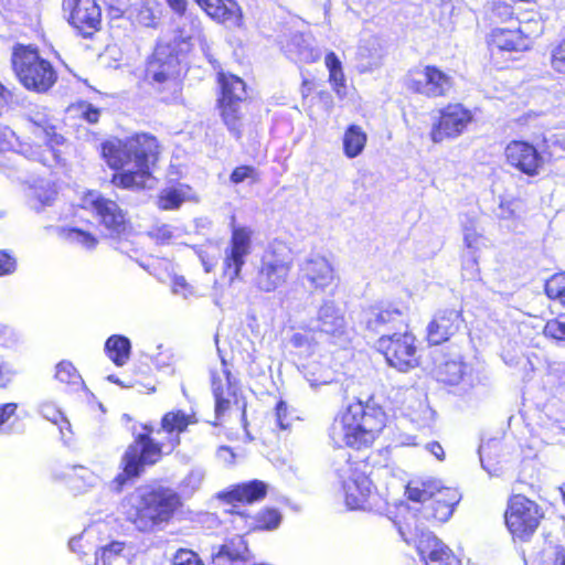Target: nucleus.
I'll return each instance as SVG.
<instances>
[{
    "instance_id": "1",
    "label": "nucleus",
    "mask_w": 565,
    "mask_h": 565,
    "mask_svg": "<svg viewBox=\"0 0 565 565\" xmlns=\"http://www.w3.org/2000/svg\"><path fill=\"white\" fill-rule=\"evenodd\" d=\"M102 153L111 169L120 170L113 175L114 185L122 189L153 186L152 168L159 156V145L153 136L141 134L126 140H107L102 146Z\"/></svg>"
},
{
    "instance_id": "2",
    "label": "nucleus",
    "mask_w": 565,
    "mask_h": 565,
    "mask_svg": "<svg viewBox=\"0 0 565 565\" xmlns=\"http://www.w3.org/2000/svg\"><path fill=\"white\" fill-rule=\"evenodd\" d=\"M194 423L193 416L177 411L162 417L159 429L145 426L147 433L139 434L121 458L124 472L114 479L116 489L120 491L128 479L140 476L146 466L159 461L163 451H172L180 444V434Z\"/></svg>"
},
{
    "instance_id": "3",
    "label": "nucleus",
    "mask_w": 565,
    "mask_h": 565,
    "mask_svg": "<svg viewBox=\"0 0 565 565\" xmlns=\"http://www.w3.org/2000/svg\"><path fill=\"white\" fill-rule=\"evenodd\" d=\"M386 415L371 401H358L339 414L330 428V437L338 447L362 449L370 447L385 427Z\"/></svg>"
},
{
    "instance_id": "4",
    "label": "nucleus",
    "mask_w": 565,
    "mask_h": 565,
    "mask_svg": "<svg viewBox=\"0 0 565 565\" xmlns=\"http://www.w3.org/2000/svg\"><path fill=\"white\" fill-rule=\"evenodd\" d=\"M405 493L408 500L414 502H425L431 499V504L425 508L424 516L440 523L451 516L454 508L461 499L457 489L444 487L439 480L435 479L422 482L412 481L406 487Z\"/></svg>"
},
{
    "instance_id": "5",
    "label": "nucleus",
    "mask_w": 565,
    "mask_h": 565,
    "mask_svg": "<svg viewBox=\"0 0 565 565\" xmlns=\"http://www.w3.org/2000/svg\"><path fill=\"white\" fill-rule=\"evenodd\" d=\"M12 66L20 83L29 90L46 93L57 79L52 64L30 47L19 46L14 50Z\"/></svg>"
},
{
    "instance_id": "6",
    "label": "nucleus",
    "mask_w": 565,
    "mask_h": 565,
    "mask_svg": "<svg viewBox=\"0 0 565 565\" xmlns=\"http://www.w3.org/2000/svg\"><path fill=\"white\" fill-rule=\"evenodd\" d=\"M365 468L366 463L361 460L352 461L345 452H341L335 461V472L342 483L345 504L352 510L371 508V500L374 498L373 486Z\"/></svg>"
},
{
    "instance_id": "7",
    "label": "nucleus",
    "mask_w": 565,
    "mask_h": 565,
    "mask_svg": "<svg viewBox=\"0 0 565 565\" xmlns=\"http://www.w3.org/2000/svg\"><path fill=\"white\" fill-rule=\"evenodd\" d=\"M129 502L136 509L134 522L137 523L138 530H142L167 521L178 505L179 498L171 491L140 487L130 495Z\"/></svg>"
},
{
    "instance_id": "8",
    "label": "nucleus",
    "mask_w": 565,
    "mask_h": 565,
    "mask_svg": "<svg viewBox=\"0 0 565 565\" xmlns=\"http://www.w3.org/2000/svg\"><path fill=\"white\" fill-rule=\"evenodd\" d=\"M291 259L284 246L269 247L260 257L254 277V286L262 292H273L281 287L289 276Z\"/></svg>"
},
{
    "instance_id": "9",
    "label": "nucleus",
    "mask_w": 565,
    "mask_h": 565,
    "mask_svg": "<svg viewBox=\"0 0 565 565\" xmlns=\"http://www.w3.org/2000/svg\"><path fill=\"white\" fill-rule=\"evenodd\" d=\"M542 33V23L530 20L516 29L495 28L489 34L492 55L508 52H525L532 47L533 39Z\"/></svg>"
},
{
    "instance_id": "10",
    "label": "nucleus",
    "mask_w": 565,
    "mask_h": 565,
    "mask_svg": "<svg viewBox=\"0 0 565 565\" xmlns=\"http://www.w3.org/2000/svg\"><path fill=\"white\" fill-rule=\"evenodd\" d=\"M221 85L220 108L224 124L230 132L239 138L242 134L241 105L246 97L245 83L235 75L220 74Z\"/></svg>"
},
{
    "instance_id": "11",
    "label": "nucleus",
    "mask_w": 565,
    "mask_h": 565,
    "mask_svg": "<svg viewBox=\"0 0 565 565\" xmlns=\"http://www.w3.org/2000/svg\"><path fill=\"white\" fill-rule=\"evenodd\" d=\"M377 350L391 366L399 371L405 372L417 365L415 338L408 332L382 335L377 341Z\"/></svg>"
},
{
    "instance_id": "12",
    "label": "nucleus",
    "mask_w": 565,
    "mask_h": 565,
    "mask_svg": "<svg viewBox=\"0 0 565 565\" xmlns=\"http://www.w3.org/2000/svg\"><path fill=\"white\" fill-rule=\"evenodd\" d=\"M406 87L426 97L446 96L452 87V78L436 66L411 70L405 78Z\"/></svg>"
},
{
    "instance_id": "13",
    "label": "nucleus",
    "mask_w": 565,
    "mask_h": 565,
    "mask_svg": "<svg viewBox=\"0 0 565 565\" xmlns=\"http://www.w3.org/2000/svg\"><path fill=\"white\" fill-rule=\"evenodd\" d=\"M544 513L540 505L522 494L509 499L504 519L509 530H536Z\"/></svg>"
},
{
    "instance_id": "14",
    "label": "nucleus",
    "mask_w": 565,
    "mask_h": 565,
    "mask_svg": "<svg viewBox=\"0 0 565 565\" xmlns=\"http://www.w3.org/2000/svg\"><path fill=\"white\" fill-rule=\"evenodd\" d=\"M252 231L244 226H233L228 247L223 262L224 275L233 284L239 278L245 258L250 254Z\"/></svg>"
},
{
    "instance_id": "15",
    "label": "nucleus",
    "mask_w": 565,
    "mask_h": 565,
    "mask_svg": "<svg viewBox=\"0 0 565 565\" xmlns=\"http://www.w3.org/2000/svg\"><path fill=\"white\" fill-rule=\"evenodd\" d=\"M82 207L95 213L111 234H120L126 230V216L122 210L115 201L103 198L98 192L85 193Z\"/></svg>"
},
{
    "instance_id": "16",
    "label": "nucleus",
    "mask_w": 565,
    "mask_h": 565,
    "mask_svg": "<svg viewBox=\"0 0 565 565\" xmlns=\"http://www.w3.org/2000/svg\"><path fill=\"white\" fill-rule=\"evenodd\" d=\"M472 120L470 110L460 104L448 105L440 111V117L431 127L430 138L435 143L458 137Z\"/></svg>"
},
{
    "instance_id": "17",
    "label": "nucleus",
    "mask_w": 565,
    "mask_h": 565,
    "mask_svg": "<svg viewBox=\"0 0 565 565\" xmlns=\"http://www.w3.org/2000/svg\"><path fill=\"white\" fill-rule=\"evenodd\" d=\"M316 330L328 335L334 343L350 339V328L343 310L333 300H323L317 311Z\"/></svg>"
},
{
    "instance_id": "18",
    "label": "nucleus",
    "mask_w": 565,
    "mask_h": 565,
    "mask_svg": "<svg viewBox=\"0 0 565 565\" xmlns=\"http://www.w3.org/2000/svg\"><path fill=\"white\" fill-rule=\"evenodd\" d=\"M63 9L70 13V23L84 36L92 35L102 23V11L96 0H64Z\"/></svg>"
},
{
    "instance_id": "19",
    "label": "nucleus",
    "mask_w": 565,
    "mask_h": 565,
    "mask_svg": "<svg viewBox=\"0 0 565 565\" xmlns=\"http://www.w3.org/2000/svg\"><path fill=\"white\" fill-rule=\"evenodd\" d=\"M415 547L426 565H461L455 553L433 532H419Z\"/></svg>"
},
{
    "instance_id": "20",
    "label": "nucleus",
    "mask_w": 565,
    "mask_h": 565,
    "mask_svg": "<svg viewBox=\"0 0 565 565\" xmlns=\"http://www.w3.org/2000/svg\"><path fill=\"white\" fill-rule=\"evenodd\" d=\"M211 385L215 398V415L220 419L232 406V398L234 404L242 411V418H245V404L239 405L235 397V392L232 385L231 372L227 369L225 360H222L221 369L211 371Z\"/></svg>"
},
{
    "instance_id": "21",
    "label": "nucleus",
    "mask_w": 565,
    "mask_h": 565,
    "mask_svg": "<svg viewBox=\"0 0 565 565\" xmlns=\"http://www.w3.org/2000/svg\"><path fill=\"white\" fill-rule=\"evenodd\" d=\"M180 64L178 56L172 54L168 47H157L152 58L148 63L147 76L159 84L178 88V76Z\"/></svg>"
},
{
    "instance_id": "22",
    "label": "nucleus",
    "mask_w": 565,
    "mask_h": 565,
    "mask_svg": "<svg viewBox=\"0 0 565 565\" xmlns=\"http://www.w3.org/2000/svg\"><path fill=\"white\" fill-rule=\"evenodd\" d=\"M504 154L510 166L527 175L539 174L544 163L537 149L526 141L513 140L509 142Z\"/></svg>"
},
{
    "instance_id": "23",
    "label": "nucleus",
    "mask_w": 565,
    "mask_h": 565,
    "mask_svg": "<svg viewBox=\"0 0 565 565\" xmlns=\"http://www.w3.org/2000/svg\"><path fill=\"white\" fill-rule=\"evenodd\" d=\"M299 276L310 288L324 290L333 284L335 278L334 268L322 255H309L299 265Z\"/></svg>"
},
{
    "instance_id": "24",
    "label": "nucleus",
    "mask_w": 565,
    "mask_h": 565,
    "mask_svg": "<svg viewBox=\"0 0 565 565\" xmlns=\"http://www.w3.org/2000/svg\"><path fill=\"white\" fill-rule=\"evenodd\" d=\"M461 313L455 309L438 311L427 326V340L433 345H438L452 337L460 327Z\"/></svg>"
},
{
    "instance_id": "25",
    "label": "nucleus",
    "mask_w": 565,
    "mask_h": 565,
    "mask_svg": "<svg viewBox=\"0 0 565 565\" xmlns=\"http://www.w3.org/2000/svg\"><path fill=\"white\" fill-rule=\"evenodd\" d=\"M248 559V545L242 534L226 540L213 554L210 565H243Z\"/></svg>"
},
{
    "instance_id": "26",
    "label": "nucleus",
    "mask_w": 565,
    "mask_h": 565,
    "mask_svg": "<svg viewBox=\"0 0 565 565\" xmlns=\"http://www.w3.org/2000/svg\"><path fill=\"white\" fill-rule=\"evenodd\" d=\"M267 494V484L260 480H252L233 486L218 493V498L228 504L254 503L263 500Z\"/></svg>"
},
{
    "instance_id": "27",
    "label": "nucleus",
    "mask_w": 565,
    "mask_h": 565,
    "mask_svg": "<svg viewBox=\"0 0 565 565\" xmlns=\"http://www.w3.org/2000/svg\"><path fill=\"white\" fill-rule=\"evenodd\" d=\"M436 377L438 381L448 385L472 386L473 382L469 373V366L461 360H448L440 363L436 369Z\"/></svg>"
},
{
    "instance_id": "28",
    "label": "nucleus",
    "mask_w": 565,
    "mask_h": 565,
    "mask_svg": "<svg viewBox=\"0 0 565 565\" xmlns=\"http://www.w3.org/2000/svg\"><path fill=\"white\" fill-rule=\"evenodd\" d=\"M239 521H244V526L250 530H274L280 525L281 515L276 509H265L257 516H246L242 512H235L234 526H242Z\"/></svg>"
},
{
    "instance_id": "29",
    "label": "nucleus",
    "mask_w": 565,
    "mask_h": 565,
    "mask_svg": "<svg viewBox=\"0 0 565 565\" xmlns=\"http://www.w3.org/2000/svg\"><path fill=\"white\" fill-rule=\"evenodd\" d=\"M209 17L220 23L238 20L237 7L233 0H194Z\"/></svg>"
},
{
    "instance_id": "30",
    "label": "nucleus",
    "mask_w": 565,
    "mask_h": 565,
    "mask_svg": "<svg viewBox=\"0 0 565 565\" xmlns=\"http://www.w3.org/2000/svg\"><path fill=\"white\" fill-rule=\"evenodd\" d=\"M402 316V311L393 306L373 307L366 312V327L379 332L385 324L399 321Z\"/></svg>"
},
{
    "instance_id": "31",
    "label": "nucleus",
    "mask_w": 565,
    "mask_h": 565,
    "mask_svg": "<svg viewBox=\"0 0 565 565\" xmlns=\"http://www.w3.org/2000/svg\"><path fill=\"white\" fill-rule=\"evenodd\" d=\"M302 373L311 387L330 384L333 381L332 370L324 363L312 360L302 364Z\"/></svg>"
},
{
    "instance_id": "32",
    "label": "nucleus",
    "mask_w": 565,
    "mask_h": 565,
    "mask_svg": "<svg viewBox=\"0 0 565 565\" xmlns=\"http://www.w3.org/2000/svg\"><path fill=\"white\" fill-rule=\"evenodd\" d=\"M326 67L329 71V82L339 98L347 95L345 76L342 63L333 52H329L324 57Z\"/></svg>"
},
{
    "instance_id": "33",
    "label": "nucleus",
    "mask_w": 565,
    "mask_h": 565,
    "mask_svg": "<svg viewBox=\"0 0 565 565\" xmlns=\"http://www.w3.org/2000/svg\"><path fill=\"white\" fill-rule=\"evenodd\" d=\"M131 344L124 335H111L105 343V351L108 358L117 365L122 366L130 356Z\"/></svg>"
},
{
    "instance_id": "34",
    "label": "nucleus",
    "mask_w": 565,
    "mask_h": 565,
    "mask_svg": "<svg viewBox=\"0 0 565 565\" xmlns=\"http://www.w3.org/2000/svg\"><path fill=\"white\" fill-rule=\"evenodd\" d=\"M366 134L361 127L351 125L343 136V150L348 158L358 157L366 143Z\"/></svg>"
},
{
    "instance_id": "35",
    "label": "nucleus",
    "mask_w": 565,
    "mask_h": 565,
    "mask_svg": "<svg viewBox=\"0 0 565 565\" xmlns=\"http://www.w3.org/2000/svg\"><path fill=\"white\" fill-rule=\"evenodd\" d=\"M316 331V328L295 330L289 338L290 345L298 350L299 354L310 355L315 353L318 347L315 337Z\"/></svg>"
},
{
    "instance_id": "36",
    "label": "nucleus",
    "mask_w": 565,
    "mask_h": 565,
    "mask_svg": "<svg viewBox=\"0 0 565 565\" xmlns=\"http://www.w3.org/2000/svg\"><path fill=\"white\" fill-rule=\"evenodd\" d=\"M21 149L17 150L11 154V157L2 158L0 159V167L3 170L13 171L18 169V157L19 154L24 156L28 159L31 160H39L42 161L44 164L46 163V159L43 157V154L40 152L39 148H32V147H24L20 146Z\"/></svg>"
},
{
    "instance_id": "37",
    "label": "nucleus",
    "mask_w": 565,
    "mask_h": 565,
    "mask_svg": "<svg viewBox=\"0 0 565 565\" xmlns=\"http://www.w3.org/2000/svg\"><path fill=\"white\" fill-rule=\"evenodd\" d=\"M40 414L43 418L56 425L61 435L65 437V430H70L71 424L55 404L51 402L42 403L40 405Z\"/></svg>"
},
{
    "instance_id": "38",
    "label": "nucleus",
    "mask_w": 565,
    "mask_h": 565,
    "mask_svg": "<svg viewBox=\"0 0 565 565\" xmlns=\"http://www.w3.org/2000/svg\"><path fill=\"white\" fill-rule=\"evenodd\" d=\"M185 200V192L182 189H164L158 200V205L162 210L178 209Z\"/></svg>"
},
{
    "instance_id": "39",
    "label": "nucleus",
    "mask_w": 565,
    "mask_h": 565,
    "mask_svg": "<svg viewBox=\"0 0 565 565\" xmlns=\"http://www.w3.org/2000/svg\"><path fill=\"white\" fill-rule=\"evenodd\" d=\"M65 238L72 243L82 246L86 249H93L97 245V238L89 232L72 227L64 230Z\"/></svg>"
},
{
    "instance_id": "40",
    "label": "nucleus",
    "mask_w": 565,
    "mask_h": 565,
    "mask_svg": "<svg viewBox=\"0 0 565 565\" xmlns=\"http://www.w3.org/2000/svg\"><path fill=\"white\" fill-rule=\"evenodd\" d=\"M545 292L548 298L565 306V273L552 276L545 284Z\"/></svg>"
},
{
    "instance_id": "41",
    "label": "nucleus",
    "mask_w": 565,
    "mask_h": 565,
    "mask_svg": "<svg viewBox=\"0 0 565 565\" xmlns=\"http://www.w3.org/2000/svg\"><path fill=\"white\" fill-rule=\"evenodd\" d=\"M55 377L60 382L67 384H75L81 380L77 370L67 361H62L56 365Z\"/></svg>"
},
{
    "instance_id": "42",
    "label": "nucleus",
    "mask_w": 565,
    "mask_h": 565,
    "mask_svg": "<svg viewBox=\"0 0 565 565\" xmlns=\"http://www.w3.org/2000/svg\"><path fill=\"white\" fill-rule=\"evenodd\" d=\"M73 110L89 124H96L100 116V109L87 102H79L73 106Z\"/></svg>"
},
{
    "instance_id": "43",
    "label": "nucleus",
    "mask_w": 565,
    "mask_h": 565,
    "mask_svg": "<svg viewBox=\"0 0 565 565\" xmlns=\"http://www.w3.org/2000/svg\"><path fill=\"white\" fill-rule=\"evenodd\" d=\"M173 565H204V563L193 551L180 548L174 554Z\"/></svg>"
},
{
    "instance_id": "44",
    "label": "nucleus",
    "mask_w": 565,
    "mask_h": 565,
    "mask_svg": "<svg viewBox=\"0 0 565 565\" xmlns=\"http://www.w3.org/2000/svg\"><path fill=\"white\" fill-rule=\"evenodd\" d=\"M258 178L257 171L250 166H241L234 169L230 179L232 183L238 184L246 180L255 182Z\"/></svg>"
},
{
    "instance_id": "45",
    "label": "nucleus",
    "mask_w": 565,
    "mask_h": 565,
    "mask_svg": "<svg viewBox=\"0 0 565 565\" xmlns=\"http://www.w3.org/2000/svg\"><path fill=\"white\" fill-rule=\"evenodd\" d=\"M551 65L557 73L565 74V39L552 51Z\"/></svg>"
},
{
    "instance_id": "46",
    "label": "nucleus",
    "mask_w": 565,
    "mask_h": 565,
    "mask_svg": "<svg viewBox=\"0 0 565 565\" xmlns=\"http://www.w3.org/2000/svg\"><path fill=\"white\" fill-rule=\"evenodd\" d=\"M544 333L553 339L565 340V322L558 320L548 321L544 328Z\"/></svg>"
},
{
    "instance_id": "47",
    "label": "nucleus",
    "mask_w": 565,
    "mask_h": 565,
    "mask_svg": "<svg viewBox=\"0 0 565 565\" xmlns=\"http://www.w3.org/2000/svg\"><path fill=\"white\" fill-rule=\"evenodd\" d=\"M172 292L174 295L181 296L183 298H188L189 296L194 295L193 287L188 284L184 277L178 276L174 277L172 282Z\"/></svg>"
},
{
    "instance_id": "48",
    "label": "nucleus",
    "mask_w": 565,
    "mask_h": 565,
    "mask_svg": "<svg viewBox=\"0 0 565 565\" xmlns=\"http://www.w3.org/2000/svg\"><path fill=\"white\" fill-rule=\"evenodd\" d=\"M15 141H18V138L14 131L8 127H0V152L13 148Z\"/></svg>"
},
{
    "instance_id": "49",
    "label": "nucleus",
    "mask_w": 565,
    "mask_h": 565,
    "mask_svg": "<svg viewBox=\"0 0 565 565\" xmlns=\"http://www.w3.org/2000/svg\"><path fill=\"white\" fill-rule=\"evenodd\" d=\"M125 548V543L122 542H111L109 544H107L106 546H103L100 548V557L104 559V561H110L111 557L114 556H117L119 554H121V552L124 551Z\"/></svg>"
},
{
    "instance_id": "50",
    "label": "nucleus",
    "mask_w": 565,
    "mask_h": 565,
    "mask_svg": "<svg viewBox=\"0 0 565 565\" xmlns=\"http://www.w3.org/2000/svg\"><path fill=\"white\" fill-rule=\"evenodd\" d=\"M276 420L281 429H286L290 426L288 406L284 401H280L276 406Z\"/></svg>"
},
{
    "instance_id": "51",
    "label": "nucleus",
    "mask_w": 565,
    "mask_h": 565,
    "mask_svg": "<svg viewBox=\"0 0 565 565\" xmlns=\"http://www.w3.org/2000/svg\"><path fill=\"white\" fill-rule=\"evenodd\" d=\"M15 259L4 250H0V276L13 273Z\"/></svg>"
},
{
    "instance_id": "52",
    "label": "nucleus",
    "mask_w": 565,
    "mask_h": 565,
    "mask_svg": "<svg viewBox=\"0 0 565 565\" xmlns=\"http://www.w3.org/2000/svg\"><path fill=\"white\" fill-rule=\"evenodd\" d=\"M15 375L12 366L7 362H0V388L7 387Z\"/></svg>"
},
{
    "instance_id": "53",
    "label": "nucleus",
    "mask_w": 565,
    "mask_h": 565,
    "mask_svg": "<svg viewBox=\"0 0 565 565\" xmlns=\"http://www.w3.org/2000/svg\"><path fill=\"white\" fill-rule=\"evenodd\" d=\"M158 354L153 356L152 361L158 369H164L172 363L173 355L169 350L162 351V345L158 347Z\"/></svg>"
},
{
    "instance_id": "54",
    "label": "nucleus",
    "mask_w": 565,
    "mask_h": 565,
    "mask_svg": "<svg viewBox=\"0 0 565 565\" xmlns=\"http://www.w3.org/2000/svg\"><path fill=\"white\" fill-rule=\"evenodd\" d=\"M114 17H120L129 7V0H104Z\"/></svg>"
},
{
    "instance_id": "55",
    "label": "nucleus",
    "mask_w": 565,
    "mask_h": 565,
    "mask_svg": "<svg viewBox=\"0 0 565 565\" xmlns=\"http://www.w3.org/2000/svg\"><path fill=\"white\" fill-rule=\"evenodd\" d=\"M493 17L501 21H508L513 15L512 8L507 3H498L493 7Z\"/></svg>"
},
{
    "instance_id": "56",
    "label": "nucleus",
    "mask_w": 565,
    "mask_h": 565,
    "mask_svg": "<svg viewBox=\"0 0 565 565\" xmlns=\"http://www.w3.org/2000/svg\"><path fill=\"white\" fill-rule=\"evenodd\" d=\"M18 405L15 403H7L0 405V426L9 422L14 416Z\"/></svg>"
},
{
    "instance_id": "57",
    "label": "nucleus",
    "mask_w": 565,
    "mask_h": 565,
    "mask_svg": "<svg viewBox=\"0 0 565 565\" xmlns=\"http://www.w3.org/2000/svg\"><path fill=\"white\" fill-rule=\"evenodd\" d=\"M18 405L15 403H7L0 405V426L9 422L14 416Z\"/></svg>"
},
{
    "instance_id": "58",
    "label": "nucleus",
    "mask_w": 565,
    "mask_h": 565,
    "mask_svg": "<svg viewBox=\"0 0 565 565\" xmlns=\"http://www.w3.org/2000/svg\"><path fill=\"white\" fill-rule=\"evenodd\" d=\"M153 236L161 243H168L173 237L171 226L163 224L153 231Z\"/></svg>"
},
{
    "instance_id": "59",
    "label": "nucleus",
    "mask_w": 565,
    "mask_h": 565,
    "mask_svg": "<svg viewBox=\"0 0 565 565\" xmlns=\"http://www.w3.org/2000/svg\"><path fill=\"white\" fill-rule=\"evenodd\" d=\"M481 236L472 228H465L463 239L465 244L470 249H476L479 246Z\"/></svg>"
},
{
    "instance_id": "60",
    "label": "nucleus",
    "mask_w": 565,
    "mask_h": 565,
    "mask_svg": "<svg viewBox=\"0 0 565 565\" xmlns=\"http://www.w3.org/2000/svg\"><path fill=\"white\" fill-rule=\"evenodd\" d=\"M203 479H204V472L202 470H193L185 478V483L188 486H191L193 489H196L200 487Z\"/></svg>"
},
{
    "instance_id": "61",
    "label": "nucleus",
    "mask_w": 565,
    "mask_h": 565,
    "mask_svg": "<svg viewBox=\"0 0 565 565\" xmlns=\"http://www.w3.org/2000/svg\"><path fill=\"white\" fill-rule=\"evenodd\" d=\"M298 54L300 60L307 63L313 62L319 58V53L312 49L300 47Z\"/></svg>"
},
{
    "instance_id": "62",
    "label": "nucleus",
    "mask_w": 565,
    "mask_h": 565,
    "mask_svg": "<svg viewBox=\"0 0 565 565\" xmlns=\"http://www.w3.org/2000/svg\"><path fill=\"white\" fill-rule=\"evenodd\" d=\"M11 93L0 83V115L7 109Z\"/></svg>"
},
{
    "instance_id": "63",
    "label": "nucleus",
    "mask_w": 565,
    "mask_h": 565,
    "mask_svg": "<svg viewBox=\"0 0 565 565\" xmlns=\"http://www.w3.org/2000/svg\"><path fill=\"white\" fill-rule=\"evenodd\" d=\"M426 449L431 455H434L438 460H443L444 459L445 452H444L443 447L438 443L434 441V443L427 444L426 445Z\"/></svg>"
},
{
    "instance_id": "64",
    "label": "nucleus",
    "mask_w": 565,
    "mask_h": 565,
    "mask_svg": "<svg viewBox=\"0 0 565 565\" xmlns=\"http://www.w3.org/2000/svg\"><path fill=\"white\" fill-rule=\"evenodd\" d=\"M217 456L220 459H222L223 461H225L227 463H232L234 461V457H235L232 449L228 447H225V446L218 448Z\"/></svg>"
}]
</instances>
